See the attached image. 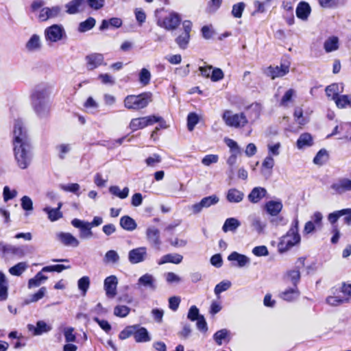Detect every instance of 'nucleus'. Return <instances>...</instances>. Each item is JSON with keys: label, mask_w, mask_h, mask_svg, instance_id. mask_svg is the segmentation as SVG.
<instances>
[{"label": "nucleus", "mask_w": 351, "mask_h": 351, "mask_svg": "<svg viewBox=\"0 0 351 351\" xmlns=\"http://www.w3.org/2000/svg\"><path fill=\"white\" fill-rule=\"evenodd\" d=\"M14 158L18 167L27 169L32 159V147L27 130L21 120H16L13 130Z\"/></svg>", "instance_id": "1"}, {"label": "nucleus", "mask_w": 351, "mask_h": 351, "mask_svg": "<svg viewBox=\"0 0 351 351\" xmlns=\"http://www.w3.org/2000/svg\"><path fill=\"white\" fill-rule=\"evenodd\" d=\"M32 102L38 116L45 117L49 114L48 95L45 89H36L32 95Z\"/></svg>", "instance_id": "2"}, {"label": "nucleus", "mask_w": 351, "mask_h": 351, "mask_svg": "<svg viewBox=\"0 0 351 351\" xmlns=\"http://www.w3.org/2000/svg\"><path fill=\"white\" fill-rule=\"evenodd\" d=\"M298 227L299 220L295 217L293 220L289 231L281 239L280 245L282 250H287L300 242L301 238L298 232Z\"/></svg>", "instance_id": "3"}, {"label": "nucleus", "mask_w": 351, "mask_h": 351, "mask_svg": "<svg viewBox=\"0 0 351 351\" xmlns=\"http://www.w3.org/2000/svg\"><path fill=\"white\" fill-rule=\"evenodd\" d=\"M152 99V94L150 92L130 95L125 98L124 106L128 109L138 110L145 108Z\"/></svg>", "instance_id": "4"}, {"label": "nucleus", "mask_w": 351, "mask_h": 351, "mask_svg": "<svg viewBox=\"0 0 351 351\" xmlns=\"http://www.w3.org/2000/svg\"><path fill=\"white\" fill-rule=\"evenodd\" d=\"M222 119L227 125L236 128H243L248 123V119L244 112L233 114L231 110H228L224 111Z\"/></svg>", "instance_id": "5"}, {"label": "nucleus", "mask_w": 351, "mask_h": 351, "mask_svg": "<svg viewBox=\"0 0 351 351\" xmlns=\"http://www.w3.org/2000/svg\"><path fill=\"white\" fill-rule=\"evenodd\" d=\"M181 18L178 14L171 12L164 18L158 19L157 25L167 31L175 30L180 25Z\"/></svg>", "instance_id": "6"}, {"label": "nucleus", "mask_w": 351, "mask_h": 351, "mask_svg": "<svg viewBox=\"0 0 351 351\" xmlns=\"http://www.w3.org/2000/svg\"><path fill=\"white\" fill-rule=\"evenodd\" d=\"M65 31L61 25H53L45 30V38L47 42L56 43L61 40L65 36Z\"/></svg>", "instance_id": "7"}, {"label": "nucleus", "mask_w": 351, "mask_h": 351, "mask_svg": "<svg viewBox=\"0 0 351 351\" xmlns=\"http://www.w3.org/2000/svg\"><path fill=\"white\" fill-rule=\"evenodd\" d=\"M199 71L203 77L210 78L212 82H218L224 77V73L221 69L211 65L199 66Z\"/></svg>", "instance_id": "8"}, {"label": "nucleus", "mask_w": 351, "mask_h": 351, "mask_svg": "<svg viewBox=\"0 0 351 351\" xmlns=\"http://www.w3.org/2000/svg\"><path fill=\"white\" fill-rule=\"evenodd\" d=\"M71 224L76 228L80 229V237L82 239H90L93 237V233L91 230L92 227L88 221L80 220L79 219H73Z\"/></svg>", "instance_id": "9"}, {"label": "nucleus", "mask_w": 351, "mask_h": 351, "mask_svg": "<svg viewBox=\"0 0 351 351\" xmlns=\"http://www.w3.org/2000/svg\"><path fill=\"white\" fill-rule=\"evenodd\" d=\"M289 71V64H281L280 66H269L264 70V73L271 77L275 79L281 77L287 74Z\"/></svg>", "instance_id": "10"}, {"label": "nucleus", "mask_w": 351, "mask_h": 351, "mask_svg": "<svg viewBox=\"0 0 351 351\" xmlns=\"http://www.w3.org/2000/svg\"><path fill=\"white\" fill-rule=\"evenodd\" d=\"M156 121L157 120L152 115L134 118L131 120L129 127L132 131H136L147 126L154 125Z\"/></svg>", "instance_id": "11"}, {"label": "nucleus", "mask_w": 351, "mask_h": 351, "mask_svg": "<svg viewBox=\"0 0 351 351\" xmlns=\"http://www.w3.org/2000/svg\"><path fill=\"white\" fill-rule=\"evenodd\" d=\"M136 286L138 289L144 288L154 291L157 289L156 280L153 275L146 273L138 279Z\"/></svg>", "instance_id": "12"}, {"label": "nucleus", "mask_w": 351, "mask_h": 351, "mask_svg": "<svg viewBox=\"0 0 351 351\" xmlns=\"http://www.w3.org/2000/svg\"><path fill=\"white\" fill-rule=\"evenodd\" d=\"M333 193L341 195L351 191V180L347 178H340L335 181L330 186Z\"/></svg>", "instance_id": "13"}, {"label": "nucleus", "mask_w": 351, "mask_h": 351, "mask_svg": "<svg viewBox=\"0 0 351 351\" xmlns=\"http://www.w3.org/2000/svg\"><path fill=\"white\" fill-rule=\"evenodd\" d=\"M146 237L149 243L157 250H160L161 239L160 231L154 226L147 228L146 230Z\"/></svg>", "instance_id": "14"}, {"label": "nucleus", "mask_w": 351, "mask_h": 351, "mask_svg": "<svg viewBox=\"0 0 351 351\" xmlns=\"http://www.w3.org/2000/svg\"><path fill=\"white\" fill-rule=\"evenodd\" d=\"M118 285V278L114 275H111L106 278L104 282V288L106 295L109 298H114L117 295V287Z\"/></svg>", "instance_id": "15"}, {"label": "nucleus", "mask_w": 351, "mask_h": 351, "mask_svg": "<svg viewBox=\"0 0 351 351\" xmlns=\"http://www.w3.org/2000/svg\"><path fill=\"white\" fill-rule=\"evenodd\" d=\"M86 68L92 71L104 64V57L99 53H93L85 57Z\"/></svg>", "instance_id": "16"}, {"label": "nucleus", "mask_w": 351, "mask_h": 351, "mask_svg": "<svg viewBox=\"0 0 351 351\" xmlns=\"http://www.w3.org/2000/svg\"><path fill=\"white\" fill-rule=\"evenodd\" d=\"M147 253L145 247H140L130 250L128 253V260L132 264H137L146 259Z\"/></svg>", "instance_id": "17"}, {"label": "nucleus", "mask_w": 351, "mask_h": 351, "mask_svg": "<svg viewBox=\"0 0 351 351\" xmlns=\"http://www.w3.org/2000/svg\"><path fill=\"white\" fill-rule=\"evenodd\" d=\"M247 219L250 223V226L257 234H261L265 232L267 223L263 221L258 215L256 214L250 215Z\"/></svg>", "instance_id": "18"}, {"label": "nucleus", "mask_w": 351, "mask_h": 351, "mask_svg": "<svg viewBox=\"0 0 351 351\" xmlns=\"http://www.w3.org/2000/svg\"><path fill=\"white\" fill-rule=\"evenodd\" d=\"M61 8L59 6L43 8L40 10L38 18L40 21H45L49 19L56 18L60 14Z\"/></svg>", "instance_id": "19"}, {"label": "nucleus", "mask_w": 351, "mask_h": 351, "mask_svg": "<svg viewBox=\"0 0 351 351\" xmlns=\"http://www.w3.org/2000/svg\"><path fill=\"white\" fill-rule=\"evenodd\" d=\"M134 326H135V329L134 330L133 337L136 342L144 343L151 341V336L145 327H141L138 324H135Z\"/></svg>", "instance_id": "20"}, {"label": "nucleus", "mask_w": 351, "mask_h": 351, "mask_svg": "<svg viewBox=\"0 0 351 351\" xmlns=\"http://www.w3.org/2000/svg\"><path fill=\"white\" fill-rule=\"evenodd\" d=\"M283 205L280 200H270L265 203L264 208L271 216L276 217L282 210Z\"/></svg>", "instance_id": "21"}, {"label": "nucleus", "mask_w": 351, "mask_h": 351, "mask_svg": "<svg viewBox=\"0 0 351 351\" xmlns=\"http://www.w3.org/2000/svg\"><path fill=\"white\" fill-rule=\"evenodd\" d=\"M27 327L28 330L35 336L40 335L44 332H47L52 328L50 325L42 320L37 322L36 326L33 324H28Z\"/></svg>", "instance_id": "22"}, {"label": "nucleus", "mask_w": 351, "mask_h": 351, "mask_svg": "<svg viewBox=\"0 0 351 351\" xmlns=\"http://www.w3.org/2000/svg\"><path fill=\"white\" fill-rule=\"evenodd\" d=\"M65 7L66 12L70 14H75L86 9L84 0H72L66 3Z\"/></svg>", "instance_id": "23"}, {"label": "nucleus", "mask_w": 351, "mask_h": 351, "mask_svg": "<svg viewBox=\"0 0 351 351\" xmlns=\"http://www.w3.org/2000/svg\"><path fill=\"white\" fill-rule=\"evenodd\" d=\"M300 292L298 287H292L279 293V298L287 302H293L298 299Z\"/></svg>", "instance_id": "24"}, {"label": "nucleus", "mask_w": 351, "mask_h": 351, "mask_svg": "<svg viewBox=\"0 0 351 351\" xmlns=\"http://www.w3.org/2000/svg\"><path fill=\"white\" fill-rule=\"evenodd\" d=\"M58 239L66 246L76 247L79 245V241L69 232H60L57 234Z\"/></svg>", "instance_id": "25"}, {"label": "nucleus", "mask_w": 351, "mask_h": 351, "mask_svg": "<svg viewBox=\"0 0 351 351\" xmlns=\"http://www.w3.org/2000/svg\"><path fill=\"white\" fill-rule=\"evenodd\" d=\"M25 255V252L23 246H16L8 244L7 248L3 258H7L10 256L21 258Z\"/></svg>", "instance_id": "26"}, {"label": "nucleus", "mask_w": 351, "mask_h": 351, "mask_svg": "<svg viewBox=\"0 0 351 351\" xmlns=\"http://www.w3.org/2000/svg\"><path fill=\"white\" fill-rule=\"evenodd\" d=\"M267 194V191L265 188L257 186L254 187L250 194L247 196L248 200L253 203L256 204L261 201L262 198L265 197Z\"/></svg>", "instance_id": "27"}, {"label": "nucleus", "mask_w": 351, "mask_h": 351, "mask_svg": "<svg viewBox=\"0 0 351 351\" xmlns=\"http://www.w3.org/2000/svg\"><path fill=\"white\" fill-rule=\"evenodd\" d=\"M261 106L257 103H254L249 106L245 109V114L248 117L250 121H255L260 117Z\"/></svg>", "instance_id": "28"}, {"label": "nucleus", "mask_w": 351, "mask_h": 351, "mask_svg": "<svg viewBox=\"0 0 351 351\" xmlns=\"http://www.w3.org/2000/svg\"><path fill=\"white\" fill-rule=\"evenodd\" d=\"M332 100L335 102L337 106L339 108H344L351 106V94L350 95H339L333 94Z\"/></svg>", "instance_id": "29"}, {"label": "nucleus", "mask_w": 351, "mask_h": 351, "mask_svg": "<svg viewBox=\"0 0 351 351\" xmlns=\"http://www.w3.org/2000/svg\"><path fill=\"white\" fill-rule=\"evenodd\" d=\"M41 46L40 38L37 34H33L25 44V48L29 52L39 51Z\"/></svg>", "instance_id": "30"}, {"label": "nucleus", "mask_w": 351, "mask_h": 351, "mask_svg": "<svg viewBox=\"0 0 351 351\" xmlns=\"http://www.w3.org/2000/svg\"><path fill=\"white\" fill-rule=\"evenodd\" d=\"M228 259L230 261H237V264L235 265L239 267H245L246 265L250 263V258L247 256L239 254L237 252H232L228 256Z\"/></svg>", "instance_id": "31"}, {"label": "nucleus", "mask_w": 351, "mask_h": 351, "mask_svg": "<svg viewBox=\"0 0 351 351\" xmlns=\"http://www.w3.org/2000/svg\"><path fill=\"white\" fill-rule=\"evenodd\" d=\"M244 198V193L235 189H230L226 193V199L230 203H239Z\"/></svg>", "instance_id": "32"}, {"label": "nucleus", "mask_w": 351, "mask_h": 351, "mask_svg": "<svg viewBox=\"0 0 351 351\" xmlns=\"http://www.w3.org/2000/svg\"><path fill=\"white\" fill-rule=\"evenodd\" d=\"M311 7L308 3L301 1L298 3L296 8V16L302 20H306L311 13Z\"/></svg>", "instance_id": "33"}, {"label": "nucleus", "mask_w": 351, "mask_h": 351, "mask_svg": "<svg viewBox=\"0 0 351 351\" xmlns=\"http://www.w3.org/2000/svg\"><path fill=\"white\" fill-rule=\"evenodd\" d=\"M183 256L179 254H167L161 257V258L158 261V264L159 265L171 263L173 264H179L182 261Z\"/></svg>", "instance_id": "34"}, {"label": "nucleus", "mask_w": 351, "mask_h": 351, "mask_svg": "<svg viewBox=\"0 0 351 351\" xmlns=\"http://www.w3.org/2000/svg\"><path fill=\"white\" fill-rule=\"evenodd\" d=\"M119 224L123 229L127 231H133L137 227V224L134 219L128 215L121 217Z\"/></svg>", "instance_id": "35"}, {"label": "nucleus", "mask_w": 351, "mask_h": 351, "mask_svg": "<svg viewBox=\"0 0 351 351\" xmlns=\"http://www.w3.org/2000/svg\"><path fill=\"white\" fill-rule=\"evenodd\" d=\"M240 226L241 222L237 219L234 217L228 218L223 225L222 230L224 232H234Z\"/></svg>", "instance_id": "36"}, {"label": "nucleus", "mask_w": 351, "mask_h": 351, "mask_svg": "<svg viewBox=\"0 0 351 351\" xmlns=\"http://www.w3.org/2000/svg\"><path fill=\"white\" fill-rule=\"evenodd\" d=\"M275 161L273 157L270 155L266 156L262 162L261 172L263 174L270 175L271 170L274 166Z\"/></svg>", "instance_id": "37"}, {"label": "nucleus", "mask_w": 351, "mask_h": 351, "mask_svg": "<svg viewBox=\"0 0 351 351\" xmlns=\"http://www.w3.org/2000/svg\"><path fill=\"white\" fill-rule=\"evenodd\" d=\"M313 145V138L308 133L302 134L298 141L297 147L298 149H303L306 147H309Z\"/></svg>", "instance_id": "38"}, {"label": "nucleus", "mask_w": 351, "mask_h": 351, "mask_svg": "<svg viewBox=\"0 0 351 351\" xmlns=\"http://www.w3.org/2000/svg\"><path fill=\"white\" fill-rule=\"evenodd\" d=\"M8 282L5 274L0 271V301H4L8 298Z\"/></svg>", "instance_id": "39"}, {"label": "nucleus", "mask_w": 351, "mask_h": 351, "mask_svg": "<svg viewBox=\"0 0 351 351\" xmlns=\"http://www.w3.org/2000/svg\"><path fill=\"white\" fill-rule=\"evenodd\" d=\"M324 49L326 52H332L336 51L339 48V39L336 36L328 38L324 45Z\"/></svg>", "instance_id": "40"}, {"label": "nucleus", "mask_w": 351, "mask_h": 351, "mask_svg": "<svg viewBox=\"0 0 351 351\" xmlns=\"http://www.w3.org/2000/svg\"><path fill=\"white\" fill-rule=\"evenodd\" d=\"M42 271L36 274V275L29 280L28 288L32 289L34 287H39L44 281L47 279V277L42 274Z\"/></svg>", "instance_id": "41"}, {"label": "nucleus", "mask_w": 351, "mask_h": 351, "mask_svg": "<svg viewBox=\"0 0 351 351\" xmlns=\"http://www.w3.org/2000/svg\"><path fill=\"white\" fill-rule=\"evenodd\" d=\"M286 282L292 283L293 287H298V283L300 280V273L298 269L289 271L285 278Z\"/></svg>", "instance_id": "42"}, {"label": "nucleus", "mask_w": 351, "mask_h": 351, "mask_svg": "<svg viewBox=\"0 0 351 351\" xmlns=\"http://www.w3.org/2000/svg\"><path fill=\"white\" fill-rule=\"evenodd\" d=\"M95 23V19L93 17H89L86 21L80 23L77 30L80 33H84L93 29Z\"/></svg>", "instance_id": "43"}, {"label": "nucleus", "mask_w": 351, "mask_h": 351, "mask_svg": "<svg viewBox=\"0 0 351 351\" xmlns=\"http://www.w3.org/2000/svg\"><path fill=\"white\" fill-rule=\"evenodd\" d=\"M43 211L48 215V218L51 221H55L62 217V213L59 208H52L47 206L43 208Z\"/></svg>", "instance_id": "44"}, {"label": "nucleus", "mask_w": 351, "mask_h": 351, "mask_svg": "<svg viewBox=\"0 0 351 351\" xmlns=\"http://www.w3.org/2000/svg\"><path fill=\"white\" fill-rule=\"evenodd\" d=\"M28 267L26 262H20L9 269V272L12 276H21Z\"/></svg>", "instance_id": "45"}, {"label": "nucleus", "mask_w": 351, "mask_h": 351, "mask_svg": "<svg viewBox=\"0 0 351 351\" xmlns=\"http://www.w3.org/2000/svg\"><path fill=\"white\" fill-rule=\"evenodd\" d=\"M47 293V289L45 287H41L38 292L29 295V297L25 300L26 304L36 302L42 299Z\"/></svg>", "instance_id": "46"}, {"label": "nucleus", "mask_w": 351, "mask_h": 351, "mask_svg": "<svg viewBox=\"0 0 351 351\" xmlns=\"http://www.w3.org/2000/svg\"><path fill=\"white\" fill-rule=\"evenodd\" d=\"M109 192L121 199H125L129 195V189L128 187H125L122 191H121L118 186H111L109 188Z\"/></svg>", "instance_id": "47"}, {"label": "nucleus", "mask_w": 351, "mask_h": 351, "mask_svg": "<svg viewBox=\"0 0 351 351\" xmlns=\"http://www.w3.org/2000/svg\"><path fill=\"white\" fill-rule=\"evenodd\" d=\"M190 40V34L182 32L175 40L176 44L182 49H185L188 47Z\"/></svg>", "instance_id": "48"}, {"label": "nucleus", "mask_w": 351, "mask_h": 351, "mask_svg": "<svg viewBox=\"0 0 351 351\" xmlns=\"http://www.w3.org/2000/svg\"><path fill=\"white\" fill-rule=\"evenodd\" d=\"M119 255L118 253L113 250L108 251L104 258L105 263L117 264L119 261Z\"/></svg>", "instance_id": "49"}, {"label": "nucleus", "mask_w": 351, "mask_h": 351, "mask_svg": "<svg viewBox=\"0 0 351 351\" xmlns=\"http://www.w3.org/2000/svg\"><path fill=\"white\" fill-rule=\"evenodd\" d=\"M229 333L230 332L226 328L219 330L214 334L213 339L217 344L220 346L222 341L228 337Z\"/></svg>", "instance_id": "50"}, {"label": "nucleus", "mask_w": 351, "mask_h": 351, "mask_svg": "<svg viewBox=\"0 0 351 351\" xmlns=\"http://www.w3.org/2000/svg\"><path fill=\"white\" fill-rule=\"evenodd\" d=\"M90 278L88 276H83L78 280L77 287L78 289L82 291L83 295H86L90 287Z\"/></svg>", "instance_id": "51"}, {"label": "nucleus", "mask_w": 351, "mask_h": 351, "mask_svg": "<svg viewBox=\"0 0 351 351\" xmlns=\"http://www.w3.org/2000/svg\"><path fill=\"white\" fill-rule=\"evenodd\" d=\"M56 149L58 152L59 158L63 160L66 158V155L71 150V145L60 144L56 147Z\"/></svg>", "instance_id": "52"}, {"label": "nucleus", "mask_w": 351, "mask_h": 351, "mask_svg": "<svg viewBox=\"0 0 351 351\" xmlns=\"http://www.w3.org/2000/svg\"><path fill=\"white\" fill-rule=\"evenodd\" d=\"M328 159V152L326 149H320L313 159V162L318 165H322Z\"/></svg>", "instance_id": "53"}, {"label": "nucleus", "mask_w": 351, "mask_h": 351, "mask_svg": "<svg viewBox=\"0 0 351 351\" xmlns=\"http://www.w3.org/2000/svg\"><path fill=\"white\" fill-rule=\"evenodd\" d=\"M130 312V308L125 305H117L114 308V315L119 317H126Z\"/></svg>", "instance_id": "54"}, {"label": "nucleus", "mask_w": 351, "mask_h": 351, "mask_svg": "<svg viewBox=\"0 0 351 351\" xmlns=\"http://www.w3.org/2000/svg\"><path fill=\"white\" fill-rule=\"evenodd\" d=\"M60 189L66 192L73 193L77 196L80 195L79 191L80 189V184L77 183H71L68 184H61L60 186Z\"/></svg>", "instance_id": "55"}, {"label": "nucleus", "mask_w": 351, "mask_h": 351, "mask_svg": "<svg viewBox=\"0 0 351 351\" xmlns=\"http://www.w3.org/2000/svg\"><path fill=\"white\" fill-rule=\"evenodd\" d=\"M70 265H55L44 267L42 269V271L43 272H52L56 271L58 273L62 272L64 269H70Z\"/></svg>", "instance_id": "56"}, {"label": "nucleus", "mask_w": 351, "mask_h": 351, "mask_svg": "<svg viewBox=\"0 0 351 351\" xmlns=\"http://www.w3.org/2000/svg\"><path fill=\"white\" fill-rule=\"evenodd\" d=\"M219 201V199L216 195L205 197L201 199L204 208H209L213 205H215Z\"/></svg>", "instance_id": "57"}, {"label": "nucleus", "mask_w": 351, "mask_h": 351, "mask_svg": "<svg viewBox=\"0 0 351 351\" xmlns=\"http://www.w3.org/2000/svg\"><path fill=\"white\" fill-rule=\"evenodd\" d=\"M151 79V73L147 69H142L139 73V81L141 84L145 86L149 83Z\"/></svg>", "instance_id": "58"}, {"label": "nucleus", "mask_w": 351, "mask_h": 351, "mask_svg": "<svg viewBox=\"0 0 351 351\" xmlns=\"http://www.w3.org/2000/svg\"><path fill=\"white\" fill-rule=\"evenodd\" d=\"M199 122V117L197 114L191 112L187 117V128L189 131H193L195 126Z\"/></svg>", "instance_id": "59"}, {"label": "nucleus", "mask_w": 351, "mask_h": 351, "mask_svg": "<svg viewBox=\"0 0 351 351\" xmlns=\"http://www.w3.org/2000/svg\"><path fill=\"white\" fill-rule=\"evenodd\" d=\"M21 205L22 208L27 212L33 210V202L29 196L24 195L22 197L21 199Z\"/></svg>", "instance_id": "60"}, {"label": "nucleus", "mask_w": 351, "mask_h": 351, "mask_svg": "<svg viewBox=\"0 0 351 351\" xmlns=\"http://www.w3.org/2000/svg\"><path fill=\"white\" fill-rule=\"evenodd\" d=\"M348 302H349L348 298H341L339 296H328L326 298V302L331 306H338Z\"/></svg>", "instance_id": "61"}, {"label": "nucleus", "mask_w": 351, "mask_h": 351, "mask_svg": "<svg viewBox=\"0 0 351 351\" xmlns=\"http://www.w3.org/2000/svg\"><path fill=\"white\" fill-rule=\"evenodd\" d=\"M311 220L314 223V225L318 230L322 228L323 226V215L319 211L315 212L313 215L311 217Z\"/></svg>", "instance_id": "62"}, {"label": "nucleus", "mask_w": 351, "mask_h": 351, "mask_svg": "<svg viewBox=\"0 0 351 351\" xmlns=\"http://www.w3.org/2000/svg\"><path fill=\"white\" fill-rule=\"evenodd\" d=\"M231 287V282L228 280H223L217 284L214 289L215 293L219 295L221 293L228 290Z\"/></svg>", "instance_id": "63"}, {"label": "nucleus", "mask_w": 351, "mask_h": 351, "mask_svg": "<svg viewBox=\"0 0 351 351\" xmlns=\"http://www.w3.org/2000/svg\"><path fill=\"white\" fill-rule=\"evenodd\" d=\"M245 5L243 2H240L234 4L232 6V14L235 18H241L243 14V12L245 9Z\"/></svg>", "instance_id": "64"}]
</instances>
